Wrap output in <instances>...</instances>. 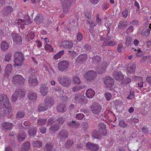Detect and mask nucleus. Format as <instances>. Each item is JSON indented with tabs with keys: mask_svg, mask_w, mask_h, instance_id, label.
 <instances>
[{
	"mask_svg": "<svg viewBox=\"0 0 151 151\" xmlns=\"http://www.w3.org/2000/svg\"><path fill=\"white\" fill-rule=\"evenodd\" d=\"M0 116H6L8 118L12 116V109L6 95L3 94L0 96Z\"/></svg>",
	"mask_w": 151,
	"mask_h": 151,
	"instance_id": "nucleus-1",
	"label": "nucleus"
},
{
	"mask_svg": "<svg viewBox=\"0 0 151 151\" xmlns=\"http://www.w3.org/2000/svg\"><path fill=\"white\" fill-rule=\"evenodd\" d=\"M25 58L24 54L20 52L17 51L15 52L14 56V66L15 67L22 65L23 63Z\"/></svg>",
	"mask_w": 151,
	"mask_h": 151,
	"instance_id": "nucleus-2",
	"label": "nucleus"
},
{
	"mask_svg": "<svg viewBox=\"0 0 151 151\" xmlns=\"http://www.w3.org/2000/svg\"><path fill=\"white\" fill-rule=\"evenodd\" d=\"M59 83L64 86L68 87L71 83V80L69 77L65 76H60L58 78Z\"/></svg>",
	"mask_w": 151,
	"mask_h": 151,
	"instance_id": "nucleus-3",
	"label": "nucleus"
},
{
	"mask_svg": "<svg viewBox=\"0 0 151 151\" xmlns=\"http://www.w3.org/2000/svg\"><path fill=\"white\" fill-rule=\"evenodd\" d=\"M105 84L109 90H110L114 85L113 79L110 76H106L104 79Z\"/></svg>",
	"mask_w": 151,
	"mask_h": 151,
	"instance_id": "nucleus-4",
	"label": "nucleus"
},
{
	"mask_svg": "<svg viewBox=\"0 0 151 151\" xmlns=\"http://www.w3.org/2000/svg\"><path fill=\"white\" fill-rule=\"evenodd\" d=\"M25 80L21 75H17L14 76L12 79L13 83L19 85H22L24 84Z\"/></svg>",
	"mask_w": 151,
	"mask_h": 151,
	"instance_id": "nucleus-5",
	"label": "nucleus"
},
{
	"mask_svg": "<svg viewBox=\"0 0 151 151\" xmlns=\"http://www.w3.org/2000/svg\"><path fill=\"white\" fill-rule=\"evenodd\" d=\"M69 65L68 62L65 60L62 61L58 63V68L60 71H65L68 68Z\"/></svg>",
	"mask_w": 151,
	"mask_h": 151,
	"instance_id": "nucleus-6",
	"label": "nucleus"
},
{
	"mask_svg": "<svg viewBox=\"0 0 151 151\" xmlns=\"http://www.w3.org/2000/svg\"><path fill=\"white\" fill-rule=\"evenodd\" d=\"M75 100L76 102L82 104H86L87 101L86 98L80 93H76L75 94Z\"/></svg>",
	"mask_w": 151,
	"mask_h": 151,
	"instance_id": "nucleus-7",
	"label": "nucleus"
},
{
	"mask_svg": "<svg viewBox=\"0 0 151 151\" xmlns=\"http://www.w3.org/2000/svg\"><path fill=\"white\" fill-rule=\"evenodd\" d=\"M69 133L66 130L63 129L60 130L58 134V138L60 140L67 138L68 137Z\"/></svg>",
	"mask_w": 151,
	"mask_h": 151,
	"instance_id": "nucleus-8",
	"label": "nucleus"
},
{
	"mask_svg": "<svg viewBox=\"0 0 151 151\" xmlns=\"http://www.w3.org/2000/svg\"><path fill=\"white\" fill-rule=\"evenodd\" d=\"M101 106L98 103L94 104L91 108V110L93 113L97 114L100 113L101 109Z\"/></svg>",
	"mask_w": 151,
	"mask_h": 151,
	"instance_id": "nucleus-9",
	"label": "nucleus"
},
{
	"mask_svg": "<svg viewBox=\"0 0 151 151\" xmlns=\"http://www.w3.org/2000/svg\"><path fill=\"white\" fill-rule=\"evenodd\" d=\"M38 81L35 75H30L29 79V83L30 86H36L37 85Z\"/></svg>",
	"mask_w": 151,
	"mask_h": 151,
	"instance_id": "nucleus-10",
	"label": "nucleus"
},
{
	"mask_svg": "<svg viewBox=\"0 0 151 151\" xmlns=\"http://www.w3.org/2000/svg\"><path fill=\"white\" fill-rule=\"evenodd\" d=\"M96 73L92 70L88 72L86 74V78L88 80L91 81L96 77Z\"/></svg>",
	"mask_w": 151,
	"mask_h": 151,
	"instance_id": "nucleus-11",
	"label": "nucleus"
},
{
	"mask_svg": "<svg viewBox=\"0 0 151 151\" xmlns=\"http://www.w3.org/2000/svg\"><path fill=\"white\" fill-rule=\"evenodd\" d=\"M12 36L14 42L16 44H20L22 42V37L18 34L12 33Z\"/></svg>",
	"mask_w": 151,
	"mask_h": 151,
	"instance_id": "nucleus-12",
	"label": "nucleus"
},
{
	"mask_svg": "<svg viewBox=\"0 0 151 151\" xmlns=\"http://www.w3.org/2000/svg\"><path fill=\"white\" fill-rule=\"evenodd\" d=\"M86 146L88 149L93 151H97L99 149V147L97 144L89 142L86 144Z\"/></svg>",
	"mask_w": 151,
	"mask_h": 151,
	"instance_id": "nucleus-13",
	"label": "nucleus"
},
{
	"mask_svg": "<svg viewBox=\"0 0 151 151\" xmlns=\"http://www.w3.org/2000/svg\"><path fill=\"white\" fill-rule=\"evenodd\" d=\"M13 10V8L10 6H6L2 10V12L5 16H7L10 14Z\"/></svg>",
	"mask_w": 151,
	"mask_h": 151,
	"instance_id": "nucleus-14",
	"label": "nucleus"
},
{
	"mask_svg": "<svg viewBox=\"0 0 151 151\" xmlns=\"http://www.w3.org/2000/svg\"><path fill=\"white\" fill-rule=\"evenodd\" d=\"M73 43L71 41H64L60 43V46L64 48H70L73 46Z\"/></svg>",
	"mask_w": 151,
	"mask_h": 151,
	"instance_id": "nucleus-15",
	"label": "nucleus"
},
{
	"mask_svg": "<svg viewBox=\"0 0 151 151\" xmlns=\"http://www.w3.org/2000/svg\"><path fill=\"white\" fill-rule=\"evenodd\" d=\"M106 125L103 123H100L98 126L99 131L102 132L103 136H105L107 133Z\"/></svg>",
	"mask_w": 151,
	"mask_h": 151,
	"instance_id": "nucleus-16",
	"label": "nucleus"
},
{
	"mask_svg": "<svg viewBox=\"0 0 151 151\" xmlns=\"http://www.w3.org/2000/svg\"><path fill=\"white\" fill-rule=\"evenodd\" d=\"M47 86L45 84H42L40 88V92L43 96H45L47 93L48 90Z\"/></svg>",
	"mask_w": 151,
	"mask_h": 151,
	"instance_id": "nucleus-17",
	"label": "nucleus"
},
{
	"mask_svg": "<svg viewBox=\"0 0 151 151\" xmlns=\"http://www.w3.org/2000/svg\"><path fill=\"white\" fill-rule=\"evenodd\" d=\"M31 23V22L29 19V18L28 17L27 20H22V19H20L19 21V22L18 23H19L20 25L21 28L22 29H24L25 27V25H26L28 24H30Z\"/></svg>",
	"mask_w": 151,
	"mask_h": 151,
	"instance_id": "nucleus-18",
	"label": "nucleus"
},
{
	"mask_svg": "<svg viewBox=\"0 0 151 151\" xmlns=\"http://www.w3.org/2000/svg\"><path fill=\"white\" fill-rule=\"evenodd\" d=\"M136 64H131L129 65L127 68V72L131 75V74H133L135 70Z\"/></svg>",
	"mask_w": 151,
	"mask_h": 151,
	"instance_id": "nucleus-19",
	"label": "nucleus"
},
{
	"mask_svg": "<svg viewBox=\"0 0 151 151\" xmlns=\"http://www.w3.org/2000/svg\"><path fill=\"white\" fill-rule=\"evenodd\" d=\"M60 128L59 126L57 124H52L49 129V132L51 133H54L57 132Z\"/></svg>",
	"mask_w": 151,
	"mask_h": 151,
	"instance_id": "nucleus-20",
	"label": "nucleus"
},
{
	"mask_svg": "<svg viewBox=\"0 0 151 151\" xmlns=\"http://www.w3.org/2000/svg\"><path fill=\"white\" fill-rule=\"evenodd\" d=\"M13 124L9 122H4L1 124L2 128L3 129H10L12 127Z\"/></svg>",
	"mask_w": 151,
	"mask_h": 151,
	"instance_id": "nucleus-21",
	"label": "nucleus"
},
{
	"mask_svg": "<svg viewBox=\"0 0 151 151\" xmlns=\"http://www.w3.org/2000/svg\"><path fill=\"white\" fill-rule=\"evenodd\" d=\"M95 94L94 90L92 89H88L86 92V96L89 98H92L95 95Z\"/></svg>",
	"mask_w": 151,
	"mask_h": 151,
	"instance_id": "nucleus-22",
	"label": "nucleus"
},
{
	"mask_svg": "<svg viewBox=\"0 0 151 151\" xmlns=\"http://www.w3.org/2000/svg\"><path fill=\"white\" fill-rule=\"evenodd\" d=\"M113 77L116 80H122L124 77L123 74L120 71L118 72H114L113 74Z\"/></svg>",
	"mask_w": 151,
	"mask_h": 151,
	"instance_id": "nucleus-23",
	"label": "nucleus"
},
{
	"mask_svg": "<svg viewBox=\"0 0 151 151\" xmlns=\"http://www.w3.org/2000/svg\"><path fill=\"white\" fill-rule=\"evenodd\" d=\"M92 137L95 138L100 139L101 138L102 136H103L102 132L100 131L97 130L93 131L92 133Z\"/></svg>",
	"mask_w": 151,
	"mask_h": 151,
	"instance_id": "nucleus-24",
	"label": "nucleus"
},
{
	"mask_svg": "<svg viewBox=\"0 0 151 151\" xmlns=\"http://www.w3.org/2000/svg\"><path fill=\"white\" fill-rule=\"evenodd\" d=\"M48 108V105L44 103L40 104L38 106L37 110L39 112L45 111Z\"/></svg>",
	"mask_w": 151,
	"mask_h": 151,
	"instance_id": "nucleus-25",
	"label": "nucleus"
},
{
	"mask_svg": "<svg viewBox=\"0 0 151 151\" xmlns=\"http://www.w3.org/2000/svg\"><path fill=\"white\" fill-rule=\"evenodd\" d=\"M57 111L59 112H64L66 110V108L64 104H59L57 107Z\"/></svg>",
	"mask_w": 151,
	"mask_h": 151,
	"instance_id": "nucleus-26",
	"label": "nucleus"
},
{
	"mask_svg": "<svg viewBox=\"0 0 151 151\" xmlns=\"http://www.w3.org/2000/svg\"><path fill=\"white\" fill-rule=\"evenodd\" d=\"M34 20L35 22L37 24H40L43 22V17L40 14H37L35 17Z\"/></svg>",
	"mask_w": 151,
	"mask_h": 151,
	"instance_id": "nucleus-27",
	"label": "nucleus"
},
{
	"mask_svg": "<svg viewBox=\"0 0 151 151\" xmlns=\"http://www.w3.org/2000/svg\"><path fill=\"white\" fill-rule=\"evenodd\" d=\"M107 67V65L105 63H103L99 68H97V71L98 73L99 74H102Z\"/></svg>",
	"mask_w": 151,
	"mask_h": 151,
	"instance_id": "nucleus-28",
	"label": "nucleus"
},
{
	"mask_svg": "<svg viewBox=\"0 0 151 151\" xmlns=\"http://www.w3.org/2000/svg\"><path fill=\"white\" fill-rule=\"evenodd\" d=\"M87 59V55L85 54L80 55L77 58V61L78 62H83L86 61Z\"/></svg>",
	"mask_w": 151,
	"mask_h": 151,
	"instance_id": "nucleus-29",
	"label": "nucleus"
},
{
	"mask_svg": "<svg viewBox=\"0 0 151 151\" xmlns=\"http://www.w3.org/2000/svg\"><path fill=\"white\" fill-rule=\"evenodd\" d=\"M1 49L4 51L7 50L9 48V45L8 43L4 41H2L1 44Z\"/></svg>",
	"mask_w": 151,
	"mask_h": 151,
	"instance_id": "nucleus-30",
	"label": "nucleus"
},
{
	"mask_svg": "<svg viewBox=\"0 0 151 151\" xmlns=\"http://www.w3.org/2000/svg\"><path fill=\"white\" fill-rule=\"evenodd\" d=\"M44 103L48 106H52L53 104V100L50 97H46L45 99Z\"/></svg>",
	"mask_w": 151,
	"mask_h": 151,
	"instance_id": "nucleus-31",
	"label": "nucleus"
},
{
	"mask_svg": "<svg viewBox=\"0 0 151 151\" xmlns=\"http://www.w3.org/2000/svg\"><path fill=\"white\" fill-rule=\"evenodd\" d=\"M37 132V128L35 127H32L29 129L28 134L30 136H33L36 135Z\"/></svg>",
	"mask_w": 151,
	"mask_h": 151,
	"instance_id": "nucleus-32",
	"label": "nucleus"
},
{
	"mask_svg": "<svg viewBox=\"0 0 151 151\" xmlns=\"http://www.w3.org/2000/svg\"><path fill=\"white\" fill-rule=\"evenodd\" d=\"M45 151H55V149L53 148V145L50 143H47L44 147Z\"/></svg>",
	"mask_w": 151,
	"mask_h": 151,
	"instance_id": "nucleus-33",
	"label": "nucleus"
},
{
	"mask_svg": "<svg viewBox=\"0 0 151 151\" xmlns=\"http://www.w3.org/2000/svg\"><path fill=\"white\" fill-rule=\"evenodd\" d=\"M37 97V94L32 91H30L29 93L28 98L29 99L31 100H35Z\"/></svg>",
	"mask_w": 151,
	"mask_h": 151,
	"instance_id": "nucleus-34",
	"label": "nucleus"
},
{
	"mask_svg": "<svg viewBox=\"0 0 151 151\" xmlns=\"http://www.w3.org/2000/svg\"><path fill=\"white\" fill-rule=\"evenodd\" d=\"M128 23V22L126 21H121L119 23L118 27L119 29L124 28L127 27Z\"/></svg>",
	"mask_w": 151,
	"mask_h": 151,
	"instance_id": "nucleus-35",
	"label": "nucleus"
},
{
	"mask_svg": "<svg viewBox=\"0 0 151 151\" xmlns=\"http://www.w3.org/2000/svg\"><path fill=\"white\" fill-rule=\"evenodd\" d=\"M116 42L113 41H105L104 42L102 45V46H113L116 45Z\"/></svg>",
	"mask_w": 151,
	"mask_h": 151,
	"instance_id": "nucleus-36",
	"label": "nucleus"
},
{
	"mask_svg": "<svg viewBox=\"0 0 151 151\" xmlns=\"http://www.w3.org/2000/svg\"><path fill=\"white\" fill-rule=\"evenodd\" d=\"M73 0H60L61 5H71Z\"/></svg>",
	"mask_w": 151,
	"mask_h": 151,
	"instance_id": "nucleus-37",
	"label": "nucleus"
},
{
	"mask_svg": "<svg viewBox=\"0 0 151 151\" xmlns=\"http://www.w3.org/2000/svg\"><path fill=\"white\" fill-rule=\"evenodd\" d=\"M64 50L60 51L58 52L56 54L54 55V59L55 60H57L60 58L61 56L64 54Z\"/></svg>",
	"mask_w": 151,
	"mask_h": 151,
	"instance_id": "nucleus-38",
	"label": "nucleus"
},
{
	"mask_svg": "<svg viewBox=\"0 0 151 151\" xmlns=\"http://www.w3.org/2000/svg\"><path fill=\"white\" fill-rule=\"evenodd\" d=\"M47 119L45 118H40L37 121V124L39 126L45 124Z\"/></svg>",
	"mask_w": 151,
	"mask_h": 151,
	"instance_id": "nucleus-39",
	"label": "nucleus"
},
{
	"mask_svg": "<svg viewBox=\"0 0 151 151\" xmlns=\"http://www.w3.org/2000/svg\"><path fill=\"white\" fill-rule=\"evenodd\" d=\"M25 115L24 113L22 111H19L17 114L16 118L18 119H19L23 117Z\"/></svg>",
	"mask_w": 151,
	"mask_h": 151,
	"instance_id": "nucleus-40",
	"label": "nucleus"
},
{
	"mask_svg": "<svg viewBox=\"0 0 151 151\" xmlns=\"http://www.w3.org/2000/svg\"><path fill=\"white\" fill-rule=\"evenodd\" d=\"M84 87L85 86L84 85H81L80 86L76 85L73 87L72 89V91L74 92H77Z\"/></svg>",
	"mask_w": 151,
	"mask_h": 151,
	"instance_id": "nucleus-41",
	"label": "nucleus"
},
{
	"mask_svg": "<svg viewBox=\"0 0 151 151\" xmlns=\"http://www.w3.org/2000/svg\"><path fill=\"white\" fill-rule=\"evenodd\" d=\"M63 8V12L65 13H67L70 9V5H61Z\"/></svg>",
	"mask_w": 151,
	"mask_h": 151,
	"instance_id": "nucleus-42",
	"label": "nucleus"
},
{
	"mask_svg": "<svg viewBox=\"0 0 151 151\" xmlns=\"http://www.w3.org/2000/svg\"><path fill=\"white\" fill-rule=\"evenodd\" d=\"M17 91V94H18L19 97H22L24 96L25 95V91L23 89H20L19 91Z\"/></svg>",
	"mask_w": 151,
	"mask_h": 151,
	"instance_id": "nucleus-43",
	"label": "nucleus"
},
{
	"mask_svg": "<svg viewBox=\"0 0 151 151\" xmlns=\"http://www.w3.org/2000/svg\"><path fill=\"white\" fill-rule=\"evenodd\" d=\"M65 121V119L62 116L59 117L57 119V122L60 125L63 124Z\"/></svg>",
	"mask_w": 151,
	"mask_h": 151,
	"instance_id": "nucleus-44",
	"label": "nucleus"
},
{
	"mask_svg": "<svg viewBox=\"0 0 151 151\" xmlns=\"http://www.w3.org/2000/svg\"><path fill=\"white\" fill-rule=\"evenodd\" d=\"M35 36L34 33L33 32H31L26 36V37L27 39H30V40L33 39Z\"/></svg>",
	"mask_w": 151,
	"mask_h": 151,
	"instance_id": "nucleus-45",
	"label": "nucleus"
},
{
	"mask_svg": "<svg viewBox=\"0 0 151 151\" xmlns=\"http://www.w3.org/2000/svg\"><path fill=\"white\" fill-rule=\"evenodd\" d=\"M33 146L35 147L40 148L42 145V143L40 141H37L33 143Z\"/></svg>",
	"mask_w": 151,
	"mask_h": 151,
	"instance_id": "nucleus-46",
	"label": "nucleus"
},
{
	"mask_svg": "<svg viewBox=\"0 0 151 151\" xmlns=\"http://www.w3.org/2000/svg\"><path fill=\"white\" fill-rule=\"evenodd\" d=\"M12 56V53H8L6 54L4 58V61H5L9 62L11 60Z\"/></svg>",
	"mask_w": 151,
	"mask_h": 151,
	"instance_id": "nucleus-47",
	"label": "nucleus"
},
{
	"mask_svg": "<svg viewBox=\"0 0 151 151\" xmlns=\"http://www.w3.org/2000/svg\"><path fill=\"white\" fill-rule=\"evenodd\" d=\"M84 115L83 114L80 113L76 114V118L78 120H81L83 118Z\"/></svg>",
	"mask_w": 151,
	"mask_h": 151,
	"instance_id": "nucleus-48",
	"label": "nucleus"
},
{
	"mask_svg": "<svg viewBox=\"0 0 151 151\" xmlns=\"http://www.w3.org/2000/svg\"><path fill=\"white\" fill-rule=\"evenodd\" d=\"M73 81L74 83L77 84L81 83V81L79 78L77 76H75L73 78Z\"/></svg>",
	"mask_w": 151,
	"mask_h": 151,
	"instance_id": "nucleus-49",
	"label": "nucleus"
},
{
	"mask_svg": "<svg viewBox=\"0 0 151 151\" xmlns=\"http://www.w3.org/2000/svg\"><path fill=\"white\" fill-rule=\"evenodd\" d=\"M124 50V47L123 45L122 44H119L117 47V51L119 53L122 52V50Z\"/></svg>",
	"mask_w": 151,
	"mask_h": 151,
	"instance_id": "nucleus-50",
	"label": "nucleus"
},
{
	"mask_svg": "<svg viewBox=\"0 0 151 151\" xmlns=\"http://www.w3.org/2000/svg\"><path fill=\"white\" fill-rule=\"evenodd\" d=\"M17 92L15 91L14 93L12 95V101L13 102H15L16 101L18 96V95L17 94Z\"/></svg>",
	"mask_w": 151,
	"mask_h": 151,
	"instance_id": "nucleus-51",
	"label": "nucleus"
},
{
	"mask_svg": "<svg viewBox=\"0 0 151 151\" xmlns=\"http://www.w3.org/2000/svg\"><path fill=\"white\" fill-rule=\"evenodd\" d=\"M45 50H47V51H49L50 52H52L53 50V49L52 48L51 46L47 44L46 43L45 47Z\"/></svg>",
	"mask_w": 151,
	"mask_h": 151,
	"instance_id": "nucleus-52",
	"label": "nucleus"
},
{
	"mask_svg": "<svg viewBox=\"0 0 151 151\" xmlns=\"http://www.w3.org/2000/svg\"><path fill=\"white\" fill-rule=\"evenodd\" d=\"M73 144V142L72 140L69 139L67 140L65 144V147L68 148L71 146Z\"/></svg>",
	"mask_w": 151,
	"mask_h": 151,
	"instance_id": "nucleus-53",
	"label": "nucleus"
},
{
	"mask_svg": "<svg viewBox=\"0 0 151 151\" xmlns=\"http://www.w3.org/2000/svg\"><path fill=\"white\" fill-rule=\"evenodd\" d=\"M12 69V66L11 64H8L5 68V71L6 72L8 73L11 71Z\"/></svg>",
	"mask_w": 151,
	"mask_h": 151,
	"instance_id": "nucleus-54",
	"label": "nucleus"
},
{
	"mask_svg": "<svg viewBox=\"0 0 151 151\" xmlns=\"http://www.w3.org/2000/svg\"><path fill=\"white\" fill-rule=\"evenodd\" d=\"M119 124L120 127H125L127 125V124L125 122L124 120H120L119 121Z\"/></svg>",
	"mask_w": 151,
	"mask_h": 151,
	"instance_id": "nucleus-55",
	"label": "nucleus"
},
{
	"mask_svg": "<svg viewBox=\"0 0 151 151\" xmlns=\"http://www.w3.org/2000/svg\"><path fill=\"white\" fill-rule=\"evenodd\" d=\"M30 147V144L29 142H27L24 144L23 148L24 150H27Z\"/></svg>",
	"mask_w": 151,
	"mask_h": 151,
	"instance_id": "nucleus-56",
	"label": "nucleus"
},
{
	"mask_svg": "<svg viewBox=\"0 0 151 151\" xmlns=\"http://www.w3.org/2000/svg\"><path fill=\"white\" fill-rule=\"evenodd\" d=\"M133 40L131 37H128L125 43L128 47L129 46L131 43L132 42Z\"/></svg>",
	"mask_w": 151,
	"mask_h": 151,
	"instance_id": "nucleus-57",
	"label": "nucleus"
},
{
	"mask_svg": "<svg viewBox=\"0 0 151 151\" xmlns=\"http://www.w3.org/2000/svg\"><path fill=\"white\" fill-rule=\"evenodd\" d=\"M105 96L107 101L109 100L112 97V95L111 93L108 92L105 93Z\"/></svg>",
	"mask_w": 151,
	"mask_h": 151,
	"instance_id": "nucleus-58",
	"label": "nucleus"
},
{
	"mask_svg": "<svg viewBox=\"0 0 151 151\" xmlns=\"http://www.w3.org/2000/svg\"><path fill=\"white\" fill-rule=\"evenodd\" d=\"M102 7L103 11H105L109 8V4L107 3H104L103 4Z\"/></svg>",
	"mask_w": 151,
	"mask_h": 151,
	"instance_id": "nucleus-59",
	"label": "nucleus"
},
{
	"mask_svg": "<svg viewBox=\"0 0 151 151\" xmlns=\"http://www.w3.org/2000/svg\"><path fill=\"white\" fill-rule=\"evenodd\" d=\"M85 16L88 19L90 18L92 16V13L89 11H87L85 12Z\"/></svg>",
	"mask_w": 151,
	"mask_h": 151,
	"instance_id": "nucleus-60",
	"label": "nucleus"
},
{
	"mask_svg": "<svg viewBox=\"0 0 151 151\" xmlns=\"http://www.w3.org/2000/svg\"><path fill=\"white\" fill-rule=\"evenodd\" d=\"M128 14V11L127 9H124L122 12L123 16L125 18L127 17Z\"/></svg>",
	"mask_w": 151,
	"mask_h": 151,
	"instance_id": "nucleus-61",
	"label": "nucleus"
},
{
	"mask_svg": "<svg viewBox=\"0 0 151 151\" xmlns=\"http://www.w3.org/2000/svg\"><path fill=\"white\" fill-rule=\"evenodd\" d=\"M139 24V21L137 19H135L132 21L130 22V24L134 26H137Z\"/></svg>",
	"mask_w": 151,
	"mask_h": 151,
	"instance_id": "nucleus-62",
	"label": "nucleus"
},
{
	"mask_svg": "<svg viewBox=\"0 0 151 151\" xmlns=\"http://www.w3.org/2000/svg\"><path fill=\"white\" fill-rule=\"evenodd\" d=\"M82 128L84 129V132L86 131L88 127V126L87 122H83L82 124Z\"/></svg>",
	"mask_w": 151,
	"mask_h": 151,
	"instance_id": "nucleus-63",
	"label": "nucleus"
},
{
	"mask_svg": "<svg viewBox=\"0 0 151 151\" xmlns=\"http://www.w3.org/2000/svg\"><path fill=\"white\" fill-rule=\"evenodd\" d=\"M75 121H68L67 122V124L70 127H74V124Z\"/></svg>",
	"mask_w": 151,
	"mask_h": 151,
	"instance_id": "nucleus-64",
	"label": "nucleus"
}]
</instances>
